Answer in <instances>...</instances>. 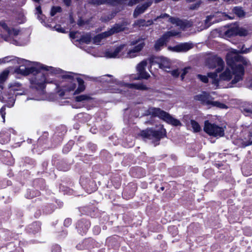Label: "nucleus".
<instances>
[{
    "label": "nucleus",
    "mask_w": 252,
    "mask_h": 252,
    "mask_svg": "<svg viewBox=\"0 0 252 252\" xmlns=\"http://www.w3.org/2000/svg\"><path fill=\"white\" fill-rule=\"evenodd\" d=\"M11 58V57L8 56V57H4L3 58L0 59V64L1 63L9 62L11 60V59H9Z\"/></svg>",
    "instance_id": "nucleus-43"
},
{
    "label": "nucleus",
    "mask_w": 252,
    "mask_h": 252,
    "mask_svg": "<svg viewBox=\"0 0 252 252\" xmlns=\"http://www.w3.org/2000/svg\"><path fill=\"white\" fill-rule=\"evenodd\" d=\"M9 71L7 70H4L0 75V87H1V85L7 79Z\"/></svg>",
    "instance_id": "nucleus-26"
},
{
    "label": "nucleus",
    "mask_w": 252,
    "mask_h": 252,
    "mask_svg": "<svg viewBox=\"0 0 252 252\" xmlns=\"http://www.w3.org/2000/svg\"><path fill=\"white\" fill-rule=\"evenodd\" d=\"M93 231L94 233L97 235L99 233L100 231V228L99 226H96L94 228Z\"/></svg>",
    "instance_id": "nucleus-50"
},
{
    "label": "nucleus",
    "mask_w": 252,
    "mask_h": 252,
    "mask_svg": "<svg viewBox=\"0 0 252 252\" xmlns=\"http://www.w3.org/2000/svg\"><path fill=\"white\" fill-rule=\"evenodd\" d=\"M169 18V21L171 22L173 24H175L177 25V26H180L181 27L183 26V22L180 20L179 18L170 17L169 15L167 14L164 13L161 14L158 18H164L165 17H168Z\"/></svg>",
    "instance_id": "nucleus-19"
},
{
    "label": "nucleus",
    "mask_w": 252,
    "mask_h": 252,
    "mask_svg": "<svg viewBox=\"0 0 252 252\" xmlns=\"http://www.w3.org/2000/svg\"><path fill=\"white\" fill-rule=\"evenodd\" d=\"M69 35L71 38L73 39L75 38V32H71Z\"/></svg>",
    "instance_id": "nucleus-57"
},
{
    "label": "nucleus",
    "mask_w": 252,
    "mask_h": 252,
    "mask_svg": "<svg viewBox=\"0 0 252 252\" xmlns=\"http://www.w3.org/2000/svg\"><path fill=\"white\" fill-rule=\"evenodd\" d=\"M133 49L128 50L126 53L122 52L125 44L121 45L119 46H114L113 47L107 49L105 53V57L107 58H119L120 57L132 58L135 57L137 53L140 52L144 46V42L142 40H136L131 42V45H136Z\"/></svg>",
    "instance_id": "nucleus-3"
},
{
    "label": "nucleus",
    "mask_w": 252,
    "mask_h": 252,
    "mask_svg": "<svg viewBox=\"0 0 252 252\" xmlns=\"http://www.w3.org/2000/svg\"><path fill=\"white\" fill-rule=\"evenodd\" d=\"M190 125L194 132H197L200 131V130H201V127L199 124L195 121L191 120L190 121Z\"/></svg>",
    "instance_id": "nucleus-28"
},
{
    "label": "nucleus",
    "mask_w": 252,
    "mask_h": 252,
    "mask_svg": "<svg viewBox=\"0 0 252 252\" xmlns=\"http://www.w3.org/2000/svg\"><path fill=\"white\" fill-rule=\"evenodd\" d=\"M243 114L246 116H250L252 114V106L245 107L242 110Z\"/></svg>",
    "instance_id": "nucleus-34"
},
{
    "label": "nucleus",
    "mask_w": 252,
    "mask_h": 252,
    "mask_svg": "<svg viewBox=\"0 0 252 252\" xmlns=\"http://www.w3.org/2000/svg\"><path fill=\"white\" fill-rule=\"evenodd\" d=\"M166 135V130L162 126H159L157 129L147 128L141 132V136L145 139L159 141Z\"/></svg>",
    "instance_id": "nucleus-5"
},
{
    "label": "nucleus",
    "mask_w": 252,
    "mask_h": 252,
    "mask_svg": "<svg viewBox=\"0 0 252 252\" xmlns=\"http://www.w3.org/2000/svg\"><path fill=\"white\" fill-rule=\"evenodd\" d=\"M147 114L154 117H158L168 124L174 126L181 125V122L178 120L173 118L169 113L160 108L154 107L150 108L147 111Z\"/></svg>",
    "instance_id": "nucleus-4"
},
{
    "label": "nucleus",
    "mask_w": 252,
    "mask_h": 252,
    "mask_svg": "<svg viewBox=\"0 0 252 252\" xmlns=\"http://www.w3.org/2000/svg\"><path fill=\"white\" fill-rule=\"evenodd\" d=\"M58 168H59V169L60 170H63V171H66L68 170V169H69V167H68V166H66V167H63V168H62L61 167L59 166V167H58Z\"/></svg>",
    "instance_id": "nucleus-54"
},
{
    "label": "nucleus",
    "mask_w": 252,
    "mask_h": 252,
    "mask_svg": "<svg viewBox=\"0 0 252 252\" xmlns=\"http://www.w3.org/2000/svg\"><path fill=\"white\" fill-rule=\"evenodd\" d=\"M3 155L6 156L7 157H11V154L8 151H5L3 152Z\"/></svg>",
    "instance_id": "nucleus-55"
},
{
    "label": "nucleus",
    "mask_w": 252,
    "mask_h": 252,
    "mask_svg": "<svg viewBox=\"0 0 252 252\" xmlns=\"http://www.w3.org/2000/svg\"><path fill=\"white\" fill-rule=\"evenodd\" d=\"M176 229H177V228L175 226H171L168 228V230L169 232H171L172 230L175 231V233H173V234L175 235H176V234H177V230Z\"/></svg>",
    "instance_id": "nucleus-49"
},
{
    "label": "nucleus",
    "mask_w": 252,
    "mask_h": 252,
    "mask_svg": "<svg viewBox=\"0 0 252 252\" xmlns=\"http://www.w3.org/2000/svg\"><path fill=\"white\" fill-rule=\"evenodd\" d=\"M252 49V46H251V47L250 48H246L245 50H242V52L243 53H249L251 50Z\"/></svg>",
    "instance_id": "nucleus-52"
},
{
    "label": "nucleus",
    "mask_w": 252,
    "mask_h": 252,
    "mask_svg": "<svg viewBox=\"0 0 252 252\" xmlns=\"http://www.w3.org/2000/svg\"><path fill=\"white\" fill-rule=\"evenodd\" d=\"M249 137H252V130H250L249 131Z\"/></svg>",
    "instance_id": "nucleus-62"
},
{
    "label": "nucleus",
    "mask_w": 252,
    "mask_h": 252,
    "mask_svg": "<svg viewBox=\"0 0 252 252\" xmlns=\"http://www.w3.org/2000/svg\"><path fill=\"white\" fill-rule=\"evenodd\" d=\"M155 63L158 64V67L166 71H168L166 69H169L171 66V63L169 60L165 57H160L156 59L155 61L151 62V65H154Z\"/></svg>",
    "instance_id": "nucleus-10"
},
{
    "label": "nucleus",
    "mask_w": 252,
    "mask_h": 252,
    "mask_svg": "<svg viewBox=\"0 0 252 252\" xmlns=\"http://www.w3.org/2000/svg\"><path fill=\"white\" fill-rule=\"evenodd\" d=\"M233 12L239 17L244 16V12L241 7H235L233 9Z\"/></svg>",
    "instance_id": "nucleus-32"
},
{
    "label": "nucleus",
    "mask_w": 252,
    "mask_h": 252,
    "mask_svg": "<svg viewBox=\"0 0 252 252\" xmlns=\"http://www.w3.org/2000/svg\"><path fill=\"white\" fill-rule=\"evenodd\" d=\"M219 21L216 19V17L214 15H211L207 16L204 21V29L208 28L212 24L218 22Z\"/></svg>",
    "instance_id": "nucleus-21"
},
{
    "label": "nucleus",
    "mask_w": 252,
    "mask_h": 252,
    "mask_svg": "<svg viewBox=\"0 0 252 252\" xmlns=\"http://www.w3.org/2000/svg\"><path fill=\"white\" fill-rule=\"evenodd\" d=\"M22 88V84L17 82H12L9 84V94L8 96L12 95L13 94H15V92L17 91H21Z\"/></svg>",
    "instance_id": "nucleus-18"
},
{
    "label": "nucleus",
    "mask_w": 252,
    "mask_h": 252,
    "mask_svg": "<svg viewBox=\"0 0 252 252\" xmlns=\"http://www.w3.org/2000/svg\"><path fill=\"white\" fill-rule=\"evenodd\" d=\"M248 34V31L243 28H239L237 26V35L241 36H245Z\"/></svg>",
    "instance_id": "nucleus-31"
},
{
    "label": "nucleus",
    "mask_w": 252,
    "mask_h": 252,
    "mask_svg": "<svg viewBox=\"0 0 252 252\" xmlns=\"http://www.w3.org/2000/svg\"><path fill=\"white\" fill-rule=\"evenodd\" d=\"M18 139V137H16L14 139L15 141L16 142V144H19L20 143H22L23 142V141H24V140H23L22 139H21L22 140L21 141H18L17 140Z\"/></svg>",
    "instance_id": "nucleus-58"
},
{
    "label": "nucleus",
    "mask_w": 252,
    "mask_h": 252,
    "mask_svg": "<svg viewBox=\"0 0 252 252\" xmlns=\"http://www.w3.org/2000/svg\"><path fill=\"white\" fill-rule=\"evenodd\" d=\"M147 64V61L143 60L137 65L136 69L139 74L138 79H148L150 77V74L145 71V69Z\"/></svg>",
    "instance_id": "nucleus-11"
},
{
    "label": "nucleus",
    "mask_w": 252,
    "mask_h": 252,
    "mask_svg": "<svg viewBox=\"0 0 252 252\" xmlns=\"http://www.w3.org/2000/svg\"><path fill=\"white\" fill-rule=\"evenodd\" d=\"M0 26L3 29V30L7 32L9 36L18 35L20 32V30L18 28H10L8 27L7 25L3 21H0Z\"/></svg>",
    "instance_id": "nucleus-15"
},
{
    "label": "nucleus",
    "mask_w": 252,
    "mask_h": 252,
    "mask_svg": "<svg viewBox=\"0 0 252 252\" xmlns=\"http://www.w3.org/2000/svg\"><path fill=\"white\" fill-rule=\"evenodd\" d=\"M89 241V240H85L83 241V244L84 245H86V244L88 243V242Z\"/></svg>",
    "instance_id": "nucleus-64"
},
{
    "label": "nucleus",
    "mask_w": 252,
    "mask_h": 252,
    "mask_svg": "<svg viewBox=\"0 0 252 252\" xmlns=\"http://www.w3.org/2000/svg\"><path fill=\"white\" fill-rule=\"evenodd\" d=\"M91 99V97L89 95L86 94L80 95L75 97V100L77 102H84L88 101Z\"/></svg>",
    "instance_id": "nucleus-27"
},
{
    "label": "nucleus",
    "mask_w": 252,
    "mask_h": 252,
    "mask_svg": "<svg viewBox=\"0 0 252 252\" xmlns=\"http://www.w3.org/2000/svg\"><path fill=\"white\" fill-rule=\"evenodd\" d=\"M61 11L62 8L60 6H53L51 10L50 15L51 16H54L57 13Z\"/></svg>",
    "instance_id": "nucleus-35"
},
{
    "label": "nucleus",
    "mask_w": 252,
    "mask_h": 252,
    "mask_svg": "<svg viewBox=\"0 0 252 252\" xmlns=\"http://www.w3.org/2000/svg\"><path fill=\"white\" fill-rule=\"evenodd\" d=\"M71 220L69 218L66 219L64 221V225L68 227L69 226L71 223Z\"/></svg>",
    "instance_id": "nucleus-47"
},
{
    "label": "nucleus",
    "mask_w": 252,
    "mask_h": 252,
    "mask_svg": "<svg viewBox=\"0 0 252 252\" xmlns=\"http://www.w3.org/2000/svg\"><path fill=\"white\" fill-rule=\"evenodd\" d=\"M73 145V141H70L68 143L63 147V152L67 153L71 149L72 145Z\"/></svg>",
    "instance_id": "nucleus-36"
},
{
    "label": "nucleus",
    "mask_w": 252,
    "mask_h": 252,
    "mask_svg": "<svg viewBox=\"0 0 252 252\" xmlns=\"http://www.w3.org/2000/svg\"><path fill=\"white\" fill-rule=\"evenodd\" d=\"M190 68V67H186L182 70V73L181 75V78L182 80H183L184 79L185 76L187 74V73L188 72V69Z\"/></svg>",
    "instance_id": "nucleus-41"
},
{
    "label": "nucleus",
    "mask_w": 252,
    "mask_h": 252,
    "mask_svg": "<svg viewBox=\"0 0 252 252\" xmlns=\"http://www.w3.org/2000/svg\"><path fill=\"white\" fill-rule=\"evenodd\" d=\"M91 37L89 35H84L80 38V41L81 42L85 43L87 44L91 42Z\"/></svg>",
    "instance_id": "nucleus-37"
},
{
    "label": "nucleus",
    "mask_w": 252,
    "mask_h": 252,
    "mask_svg": "<svg viewBox=\"0 0 252 252\" xmlns=\"http://www.w3.org/2000/svg\"><path fill=\"white\" fill-rule=\"evenodd\" d=\"M36 13L38 14L37 17L39 19L40 18V15H42V11L40 5H36Z\"/></svg>",
    "instance_id": "nucleus-45"
},
{
    "label": "nucleus",
    "mask_w": 252,
    "mask_h": 252,
    "mask_svg": "<svg viewBox=\"0 0 252 252\" xmlns=\"http://www.w3.org/2000/svg\"><path fill=\"white\" fill-rule=\"evenodd\" d=\"M126 86L130 89H134L138 90H148V88L143 83H130L127 84Z\"/></svg>",
    "instance_id": "nucleus-24"
},
{
    "label": "nucleus",
    "mask_w": 252,
    "mask_h": 252,
    "mask_svg": "<svg viewBox=\"0 0 252 252\" xmlns=\"http://www.w3.org/2000/svg\"><path fill=\"white\" fill-rule=\"evenodd\" d=\"M180 73H181V72L179 71V70L178 69L172 70L171 71V75L175 77H178Z\"/></svg>",
    "instance_id": "nucleus-44"
},
{
    "label": "nucleus",
    "mask_w": 252,
    "mask_h": 252,
    "mask_svg": "<svg viewBox=\"0 0 252 252\" xmlns=\"http://www.w3.org/2000/svg\"><path fill=\"white\" fill-rule=\"evenodd\" d=\"M110 36L109 34L107 31L99 33L94 37L93 38L94 43L96 44H99L101 40Z\"/></svg>",
    "instance_id": "nucleus-23"
},
{
    "label": "nucleus",
    "mask_w": 252,
    "mask_h": 252,
    "mask_svg": "<svg viewBox=\"0 0 252 252\" xmlns=\"http://www.w3.org/2000/svg\"><path fill=\"white\" fill-rule=\"evenodd\" d=\"M224 1L228 2L229 3H231L234 0H223Z\"/></svg>",
    "instance_id": "nucleus-61"
},
{
    "label": "nucleus",
    "mask_w": 252,
    "mask_h": 252,
    "mask_svg": "<svg viewBox=\"0 0 252 252\" xmlns=\"http://www.w3.org/2000/svg\"><path fill=\"white\" fill-rule=\"evenodd\" d=\"M153 3L152 0H149L142 5H138L136 6L133 12V17L137 18L140 14L143 13L145 10L151 5Z\"/></svg>",
    "instance_id": "nucleus-13"
},
{
    "label": "nucleus",
    "mask_w": 252,
    "mask_h": 252,
    "mask_svg": "<svg viewBox=\"0 0 252 252\" xmlns=\"http://www.w3.org/2000/svg\"><path fill=\"white\" fill-rule=\"evenodd\" d=\"M90 226V222L89 221L87 220L82 219L78 222L76 228L78 232L83 235L87 232Z\"/></svg>",
    "instance_id": "nucleus-12"
},
{
    "label": "nucleus",
    "mask_w": 252,
    "mask_h": 252,
    "mask_svg": "<svg viewBox=\"0 0 252 252\" xmlns=\"http://www.w3.org/2000/svg\"><path fill=\"white\" fill-rule=\"evenodd\" d=\"M56 31L59 32H62V33H63L65 32V30L64 29L62 28V27H58V28H56Z\"/></svg>",
    "instance_id": "nucleus-53"
},
{
    "label": "nucleus",
    "mask_w": 252,
    "mask_h": 252,
    "mask_svg": "<svg viewBox=\"0 0 252 252\" xmlns=\"http://www.w3.org/2000/svg\"><path fill=\"white\" fill-rule=\"evenodd\" d=\"M116 15V12H113L107 16H104L101 17L102 22H107L113 18Z\"/></svg>",
    "instance_id": "nucleus-33"
},
{
    "label": "nucleus",
    "mask_w": 252,
    "mask_h": 252,
    "mask_svg": "<svg viewBox=\"0 0 252 252\" xmlns=\"http://www.w3.org/2000/svg\"><path fill=\"white\" fill-rule=\"evenodd\" d=\"M115 93H122V90L118 89L116 91L114 92Z\"/></svg>",
    "instance_id": "nucleus-60"
},
{
    "label": "nucleus",
    "mask_w": 252,
    "mask_h": 252,
    "mask_svg": "<svg viewBox=\"0 0 252 252\" xmlns=\"http://www.w3.org/2000/svg\"><path fill=\"white\" fill-rule=\"evenodd\" d=\"M226 60L227 64L231 67L232 72L229 69L226 68L220 75L219 78L218 77V73L222 70L224 66V63L221 58L218 57H214L211 60L214 64L210 67H217L216 69L217 72H209L208 73V77L212 79V83L216 86L219 85V80H230L232 78V75H235L234 78L231 82L232 85L243 79L244 67L241 63H246L243 57L235 53L230 52L227 54Z\"/></svg>",
    "instance_id": "nucleus-2"
},
{
    "label": "nucleus",
    "mask_w": 252,
    "mask_h": 252,
    "mask_svg": "<svg viewBox=\"0 0 252 252\" xmlns=\"http://www.w3.org/2000/svg\"><path fill=\"white\" fill-rule=\"evenodd\" d=\"M204 130L210 135L214 137H221L224 135V129L215 124H212L208 121H205L204 123Z\"/></svg>",
    "instance_id": "nucleus-6"
},
{
    "label": "nucleus",
    "mask_w": 252,
    "mask_h": 252,
    "mask_svg": "<svg viewBox=\"0 0 252 252\" xmlns=\"http://www.w3.org/2000/svg\"><path fill=\"white\" fill-rule=\"evenodd\" d=\"M199 5H200V2H196L195 4H193L191 5L190 6V9H192V10L195 9L197 8L199 6Z\"/></svg>",
    "instance_id": "nucleus-48"
},
{
    "label": "nucleus",
    "mask_w": 252,
    "mask_h": 252,
    "mask_svg": "<svg viewBox=\"0 0 252 252\" xmlns=\"http://www.w3.org/2000/svg\"><path fill=\"white\" fill-rule=\"evenodd\" d=\"M242 145L244 147L252 145V140H249V141H243L242 143Z\"/></svg>",
    "instance_id": "nucleus-46"
},
{
    "label": "nucleus",
    "mask_w": 252,
    "mask_h": 252,
    "mask_svg": "<svg viewBox=\"0 0 252 252\" xmlns=\"http://www.w3.org/2000/svg\"><path fill=\"white\" fill-rule=\"evenodd\" d=\"M127 25V23L125 22L121 23H118L115 24L111 29L107 31L109 35H111L115 33L119 32H120L124 31Z\"/></svg>",
    "instance_id": "nucleus-14"
},
{
    "label": "nucleus",
    "mask_w": 252,
    "mask_h": 252,
    "mask_svg": "<svg viewBox=\"0 0 252 252\" xmlns=\"http://www.w3.org/2000/svg\"><path fill=\"white\" fill-rule=\"evenodd\" d=\"M23 93H24V92H23V93H16L15 94H13L12 96L10 95V96H7V97H3V99H4L5 101L7 100V99L9 101L12 103V104L11 106H12L15 102V96H16L17 95H21Z\"/></svg>",
    "instance_id": "nucleus-29"
},
{
    "label": "nucleus",
    "mask_w": 252,
    "mask_h": 252,
    "mask_svg": "<svg viewBox=\"0 0 252 252\" xmlns=\"http://www.w3.org/2000/svg\"><path fill=\"white\" fill-rule=\"evenodd\" d=\"M224 35L228 37L237 35V26L233 25L225 31Z\"/></svg>",
    "instance_id": "nucleus-25"
},
{
    "label": "nucleus",
    "mask_w": 252,
    "mask_h": 252,
    "mask_svg": "<svg viewBox=\"0 0 252 252\" xmlns=\"http://www.w3.org/2000/svg\"><path fill=\"white\" fill-rule=\"evenodd\" d=\"M153 21L152 20L146 21L144 19H139L135 21L133 24V27H148L152 25Z\"/></svg>",
    "instance_id": "nucleus-20"
},
{
    "label": "nucleus",
    "mask_w": 252,
    "mask_h": 252,
    "mask_svg": "<svg viewBox=\"0 0 252 252\" xmlns=\"http://www.w3.org/2000/svg\"><path fill=\"white\" fill-rule=\"evenodd\" d=\"M63 1L64 4L67 6H70L71 3V0H63Z\"/></svg>",
    "instance_id": "nucleus-51"
},
{
    "label": "nucleus",
    "mask_w": 252,
    "mask_h": 252,
    "mask_svg": "<svg viewBox=\"0 0 252 252\" xmlns=\"http://www.w3.org/2000/svg\"><path fill=\"white\" fill-rule=\"evenodd\" d=\"M193 47V44L190 42H185L179 44L174 47V50L176 52H186Z\"/></svg>",
    "instance_id": "nucleus-16"
},
{
    "label": "nucleus",
    "mask_w": 252,
    "mask_h": 252,
    "mask_svg": "<svg viewBox=\"0 0 252 252\" xmlns=\"http://www.w3.org/2000/svg\"><path fill=\"white\" fill-rule=\"evenodd\" d=\"M198 78L203 82L204 83H207L208 81V77L205 75H202L200 74H198L197 75Z\"/></svg>",
    "instance_id": "nucleus-40"
},
{
    "label": "nucleus",
    "mask_w": 252,
    "mask_h": 252,
    "mask_svg": "<svg viewBox=\"0 0 252 252\" xmlns=\"http://www.w3.org/2000/svg\"><path fill=\"white\" fill-rule=\"evenodd\" d=\"M36 67H26L22 65L16 69V72L18 74L28 75L32 74L33 72L35 71Z\"/></svg>",
    "instance_id": "nucleus-17"
},
{
    "label": "nucleus",
    "mask_w": 252,
    "mask_h": 252,
    "mask_svg": "<svg viewBox=\"0 0 252 252\" xmlns=\"http://www.w3.org/2000/svg\"><path fill=\"white\" fill-rule=\"evenodd\" d=\"M44 71H48L51 73L55 74H61L62 78L67 83L66 85L63 86L64 91L70 92L75 91L74 94H79L83 92L85 89L84 80L78 77H75L74 74L72 72H64L60 68H54L52 66H48L39 63L33 72L32 76L30 78L31 87L36 89L37 91L43 92L45 87V84L47 83L46 81V74Z\"/></svg>",
    "instance_id": "nucleus-1"
},
{
    "label": "nucleus",
    "mask_w": 252,
    "mask_h": 252,
    "mask_svg": "<svg viewBox=\"0 0 252 252\" xmlns=\"http://www.w3.org/2000/svg\"><path fill=\"white\" fill-rule=\"evenodd\" d=\"M15 134V130L11 128H4L0 132V143L6 144L10 140L11 134Z\"/></svg>",
    "instance_id": "nucleus-9"
},
{
    "label": "nucleus",
    "mask_w": 252,
    "mask_h": 252,
    "mask_svg": "<svg viewBox=\"0 0 252 252\" xmlns=\"http://www.w3.org/2000/svg\"><path fill=\"white\" fill-rule=\"evenodd\" d=\"M180 33L179 32L175 31H170L165 32L163 34L161 37L159 38L156 41L155 44V48L157 51L160 50L161 47L166 44L167 40L171 37L175 36L178 35Z\"/></svg>",
    "instance_id": "nucleus-8"
},
{
    "label": "nucleus",
    "mask_w": 252,
    "mask_h": 252,
    "mask_svg": "<svg viewBox=\"0 0 252 252\" xmlns=\"http://www.w3.org/2000/svg\"><path fill=\"white\" fill-rule=\"evenodd\" d=\"M13 163V159L12 158H10L9 161L8 162H6L7 164H11Z\"/></svg>",
    "instance_id": "nucleus-59"
},
{
    "label": "nucleus",
    "mask_w": 252,
    "mask_h": 252,
    "mask_svg": "<svg viewBox=\"0 0 252 252\" xmlns=\"http://www.w3.org/2000/svg\"><path fill=\"white\" fill-rule=\"evenodd\" d=\"M61 248L58 245H54L52 249V252H61Z\"/></svg>",
    "instance_id": "nucleus-42"
},
{
    "label": "nucleus",
    "mask_w": 252,
    "mask_h": 252,
    "mask_svg": "<svg viewBox=\"0 0 252 252\" xmlns=\"http://www.w3.org/2000/svg\"><path fill=\"white\" fill-rule=\"evenodd\" d=\"M40 230V223L39 222H34L29 225L27 228V230L31 233H35Z\"/></svg>",
    "instance_id": "nucleus-22"
},
{
    "label": "nucleus",
    "mask_w": 252,
    "mask_h": 252,
    "mask_svg": "<svg viewBox=\"0 0 252 252\" xmlns=\"http://www.w3.org/2000/svg\"><path fill=\"white\" fill-rule=\"evenodd\" d=\"M48 133L47 132H44L43 135L39 138L37 141L38 146H42L45 143V141L47 139Z\"/></svg>",
    "instance_id": "nucleus-30"
},
{
    "label": "nucleus",
    "mask_w": 252,
    "mask_h": 252,
    "mask_svg": "<svg viewBox=\"0 0 252 252\" xmlns=\"http://www.w3.org/2000/svg\"><path fill=\"white\" fill-rule=\"evenodd\" d=\"M70 23L71 24H72V23H74L73 19V18L71 17H70Z\"/></svg>",
    "instance_id": "nucleus-63"
},
{
    "label": "nucleus",
    "mask_w": 252,
    "mask_h": 252,
    "mask_svg": "<svg viewBox=\"0 0 252 252\" xmlns=\"http://www.w3.org/2000/svg\"><path fill=\"white\" fill-rule=\"evenodd\" d=\"M5 106H3L0 109V115L2 119V122L4 123L5 122Z\"/></svg>",
    "instance_id": "nucleus-39"
},
{
    "label": "nucleus",
    "mask_w": 252,
    "mask_h": 252,
    "mask_svg": "<svg viewBox=\"0 0 252 252\" xmlns=\"http://www.w3.org/2000/svg\"><path fill=\"white\" fill-rule=\"evenodd\" d=\"M103 0H89V3L94 5H99L104 4Z\"/></svg>",
    "instance_id": "nucleus-38"
},
{
    "label": "nucleus",
    "mask_w": 252,
    "mask_h": 252,
    "mask_svg": "<svg viewBox=\"0 0 252 252\" xmlns=\"http://www.w3.org/2000/svg\"><path fill=\"white\" fill-rule=\"evenodd\" d=\"M194 99L196 100L201 101L202 103L208 105L211 104L213 106H217L220 108H227L226 105L218 101H211L209 99V94L206 92H203L201 94L196 95L194 96Z\"/></svg>",
    "instance_id": "nucleus-7"
},
{
    "label": "nucleus",
    "mask_w": 252,
    "mask_h": 252,
    "mask_svg": "<svg viewBox=\"0 0 252 252\" xmlns=\"http://www.w3.org/2000/svg\"><path fill=\"white\" fill-rule=\"evenodd\" d=\"M83 24H84V21H83L82 20L80 19V20L78 21V25L79 26H82Z\"/></svg>",
    "instance_id": "nucleus-56"
}]
</instances>
